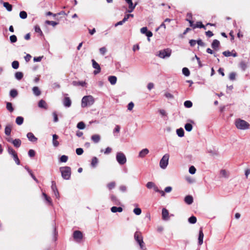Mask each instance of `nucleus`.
<instances>
[{
    "instance_id": "nucleus-32",
    "label": "nucleus",
    "mask_w": 250,
    "mask_h": 250,
    "mask_svg": "<svg viewBox=\"0 0 250 250\" xmlns=\"http://www.w3.org/2000/svg\"><path fill=\"white\" fill-rule=\"evenodd\" d=\"M98 163V159L97 157H94L91 160V165L92 167H95Z\"/></svg>"
},
{
    "instance_id": "nucleus-52",
    "label": "nucleus",
    "mask_w": 250,
    "mask_h": 250,
    "mask_svg": "<svg viewBox=\"0 0 250 250\" xmlns=\"http://www.w3.org/2000/svg\"><path fill=\"white\" fill-rule=\"evenodd\" d=\"M10 40L12 43L15 42L17 41V37L14 35H12L10 37Z\"/></svg>"
},
{
    "instance_id": "nucleus-44",
    "label": "nucleus",
    "mask_w": 250,
    "mask_h": 250,
    "mask_svg": "<svg viewBox=\"0 0 250 250\" xmlns=\"http://www.w3.org/2000/svg\"><path fill=\"white\" fill-rule=\"evenodd\" d=\"M12 66L14 69H18L19 67V62L17 61H14L12 63Z\"/></svg>"
},
{
    "instance_id": "nucleus-49",
    "label": "nucleus",
    "mask_w": 250,
    "mask_h": 250,
    "mask_svg": "<svg viewBox=\"0 0 250 250\" xmlns=\"http://www.w3.org/2000/svg\"><path fill=\"white\" fill-rule=\"evenodd\" d=\"M133 212L135 214H136L137 215H139L141 214L142 210L141 208H135L133 210Z\"/></svg>"
},
{
    "instance_id": "nucleus-36",
    "label": "nucleus",
    "mask_w": 250,
    "mask_h": 250,
    "mask_svg": "<svg viewBox=\"0 0 250 250\" xmlns=\"http://www.w3.org/2000/svg\"><path fill=\"white\" fill-rule=\"evenodd\" d=\"M6 108L10 112H12L14 111V108L12 106V104L11 103L7 102L6 103Z\"/></svg>"
},
{
    "instance_id": "nucleus-17",
    "label": "nucleus",
    "mask_w": 250,
    "mask_h": 250,
    "mask_svg": "<svg viewBox=\"0 0 250 250\" xmlns=\"http://www.w3.org/2000/svg\"><path fill=\"white\" fill-rule=\"evenodd\" d=\"M91 140L94 143H98L101 140V136L99 134H94L91 136Z\"/></svg>"
},
{
    "instance_id": "nucleus-55",
    "label": "nucleus",
    "mask_w": 250,
    "mask_h": 250,
    "mask_svg": "<svg viewBox=\"0 0 250 250\" xmlns=\"http://www.w3.org/2000/svg\"><path fill=\"white\" fill-rule=\"evenodd\" d=\"M240 66L243 70H245L247 68V64L244 62H241L240 63Z\"/></svg>"
},
{
    "instance_id": "nucleus-45",
    "label": "nucleus",
    "mask_w": 250,
    "mask_h": 250,
    "mask_svg": "<svg viewBox=\"0 0 250 250\" xmlns=\"http://www.w3.org/2000/svg\"><path fill=\"white\" fill-rule=\"evenodd\" d=\"M115 185H116L115 182H112L108 183L107 185V187L109 190H111L115 188Z\"/></svg>"
},
{
    "instance_id": "nucleus-12",
    "label": "nucleus",
    "mask_w": 250,
    "mask_h": 250,
    "mask_svg": "<svg viewBox=\"0 0 250 250\" xmlns=\"http://www.w3.org/2000/svg\"><path fill=\"white\" fill-rule=\"evenodd\" d=\"M162 218L164 220H168L169 219L168 215L169 212L168 211L166 208H163L162 209Z\"/></svg>"
},
{
    "instance_id": "nucleus-16",
    "label": "nucleus",
    "mask_w": 250,
    "mask_h": 250,
    "mask_svg": "<svg viewBox=\"0 0 250 250\" xmlns=\"http://www.w3.org/2000/svg\"><path fill=\"white\" fill-rule=\"evenodd\" d=\"M63 104L66 107H70L71 105V101L69 97H66L63 99Z\"/></svg>"
},
{
    "instance_id": "nucleus-58",
    "label": "nucleus",
    "mask_w": 250,
    "mask_h": 250,
    "mask_svg": "<svg viewBox=\"0 0 250 250\" xmlns=\"http://www.w3.org/2000/svg\"><path fill=\"white\" fill-rule=\"evenodd\" d=\"M28 155L30 157H33L35 155V151L33 149H30L28 151Z\"/></svg>"
},
{
    "instance_id": "nucleus-8",
    "label": "nucleus",
    "mask_w": 250,
    "mask_h": 250,
    "mask_svg": "<svg viewBox=\"0 0 250 250\" xmlns=\"http://www.w3.org/2000/svg\"><path fill=\"white\" fill-rule=\"evenodd\" d=\"M73 238L77 242H80L83 238V233L80 230H75L73 232Z\"/></svg>"
},
{
    "instance_id": "nucleus-35",
    "label": "nucleus",
    "mask_w": 250,
    "mask_h": 250,
    "mask_svg": "<svg viewBox=\"0 0 250 250\" xmlns=\"http://www.w3.org/2000/svg\"><path fill=\"white\" fill-rule=\"evenodd\" d=\"M129 5V9L128 10V12L131 13L132 12L133 10L134 9L136 4H135L134 5H133L132 1L128 3Z\"/></svg>"
},
{
    "instance_id": "nucleus-47",
    "label": "nucleus",
    "mask_w": 250,
    "mask_h": 250,
    "mask_svg": "<svg viewBox=\"0 0 250 250\" xmlns=\"http://www.w3.org/2000/svg\"><path fill=\"white\" fill-rule=\"evenodd\" d=\"M77 127L80 129H83L85 127V124L83 122H79L77 125Z\"/></svg>"
},
{
    "instance_id": "nucleus-30",
    "label": "nucleus",
    "mask_w": 250,
    "mask_h": 250,
    "mask_svg": "<svg viewBox=\"0 0 250 250\" xmlns=\"http://www.w3.org/2000/svg\"><path fill=\"white\" fill-rule=\"evenodd\" d=\"M23 118L21 116H18L16 119V123L18 125H21L23 122Z\"/></svg>"
},
{
    "instance_id": "nucleus-40",
    "label": "nucleus",
    "mask_w": 250,
    "mask_h": 250,
    "mask_svg": "<svg viewBox=\"0 0 250 250\" xmlns=\"http://www.w3.org/2000/svg\"><path fill=\"white\" fill-rule=\"evenodd\" d=\"M182 72L186 76H188L190 74V71L187 67H184L183 68Z\"/></svg>"
},
{
    "instance_id": "nucleus-33",
    "label": "nucleus",
    "mask_w": 250,
    "mask_h": 250,
    "mask_svg": "<svg viewBox=\"0 0 250 250\" xmlns=\"http://www.w3.org/2000/svg\"><path fill=\"white\" fill-rule=\"evenodd\" d=\"M176 133L178 136L180 137H183L184 136V131L182 128L177 129L176 130Z\"/></svg>"
},
{
    "instance_id": "nucleus-51",
    "label": "nucleus",
    "mask_w": 250,
    "mask_h": 250,
    "mask_svg": "<svg viewBox=\"0 0 250 250\" xmlns=\"http://www.w3.org/2000/svg\"><path fill=\"white\" fill-rule=\"evenodd\" d=\"M13 159H14V161H15L16 163L18 165H19L20 164V161L18 158L17 154H15V155L14 156H13Z\"/></svg>"
},
{
    "instance_id": "nucleus-29",
    "label": "nucleus",
    "mask_w": 250,
    "mask_h": 250,
    "mask_svg": "<svg viewBox=\"0 0 250 250\" xmlns=\"http://www.w3.org/2000/svg\"><path fill=\"white\" fill-rule=\"evenodd\" d=\"M3 5L8 11H11L12 10V6L8 2H3Z\"/></svg>"
},
{
    "instance_id": "nucleus-64",
    "label": "nucleus",
    "mask_w": 250,
    "mask_h": 250,
    "mask_svg": "<svg viewBox=\"0 0 250 250\" xmlns=\"http://www.w3.org/2000/svg\"><path fill=\"white\" fill-rule=\"evenodd\" d=\"M159 112L162 116H167V113L164 109H159Z\"/></svg>"
},
{
    "instance_id": "nucleus-15",
    "label": "nucleus",
    "mask_w": 250,
    "mask_h": 250,
    "mask_svg": "<svg viewBox=\"0 0 250 250\" xmlns=\"http://www.w3.org/2000/svg\"><path fill=\"white\" fill-rule=\"evenodd\" d=\"M204 233L202 229L201 228L199 230V237H198V243L199 245H201L203 242Z\"/></svg>"
},
{
    "instance_id": "nucleus-19",
    "label": "nucleus",
    "mask_w": 250,
    "mask_h": 250,
    "mask_svg": "<svg viewBox=\"0 0 250 250\" xmlns=\"http://www.w3.org/2000/svg\"><path fill=\"white\" fill-rule=\"evenodd\" d=\"M184 201L187 204L190 205L193 202V197L191 195H187L185 197Z\"/></svg>"
},
{
    "instance_id": "nucleus-63",
    "label": "nucleus",
    "mask_w": 250,
    "mask_h": 250,
    "mask_svg": "<svg viewBox=\"0 0 250 250\" xmlns=\"http://www.w3.org/2000/svg\"><path fill=\"white\" fill-rule=\"evenodd\" d=\"M165 96L168 99H173L174 98V96L173 95H172L170 93L167 92L165 94Z\"/></svg>"
},
{
    "instance_id": "nucleus-61",
    "label": "nucleus",
    "mask_w": 250,
    "mask_h": 250,
    "mask_svg": "<svg viewBox=\"0 0 250 250\" xmlns=\"http://www.w3.org/2000/svg\"><path fill=\"white\" fill-rule=\"evenodd\" d=\"M106 52V48L105 47H101L100 49V52L103 55H104L105 52Z\"/></svg>"
},
{
    "instance_id": "nucleus-10",
    "label": "nucleus",
    "mask_w": 250,
    "mask_h": 250,
    "mask_svg": "<svg viewBox=\"0 0 250 250\" xmlns=\"http://www.w3.org/2000/svg\"><path fill=\"white\" fill-rule=\"evenodd\" d=\"M51 188L54 192V195L56 198H59V192L57 188L56 183L54 181L52 182Z\"/></svg>"
},
{
    "instance_id": "nucleus-4",
    "label": "nucleus",
    "mask_w": 250,
    "mask_h": 250,
    "mask_svg": "<svg viewBox=\"0 0 250 250\" xmlns=\"http://www.w3.org/2000/svg\"><path fill=\"white\" fill-rule=\"evenodd\" d=\"M94 102V100L92 96H85L83 98L82 100V106L85 107L87 106L91 105L93 104Z\"/></svg>"
},
{
    "instance_id": "nucleus-23",
    "label": "nucleus",
    "mask_w": 250,
    "mask_h": 250,
    "mask_svg": "<svg viewBox=\"0 0 250 250\" xmlns=\"http://www.w3.org/2000/svg\"><path fill=\"white\" fill-rule=\"evenodd\" d=\"M59 138V136L56 134L53 135V144L54 146L57 147L59 145V142L57 140Z\"/></svg>"
},
{
    "instance_id": "nucleus-34",
    "label": "nucleus",
    "mask_w": 250,
    "mask_h": 250,
    "mask_svg": "<svg viewBox=\"0 0 250 250\" xmlns=\"http://www.w3.org/2000/svg\"><path fill=\"white\" fill-rule=\"evenodd\" d=\"M72 83L74 86L81 85L82 86H83L85 85L86 83L85 82L73 81Z\"/></svg>"
},
{
    "instance_id": "nucleus-46",
    "label": "nucleus",
    "mask_w": 250,
    "mask_h": 250,
    "mask_svg": "<svg viewBox=\"0 0 250 250\" xmlns=\"http://www.w3.org/2000/svg\"><path fill=\"white\" fill-rule=\"evenodd\" d=\"M8 152L12 156H14L15 154H17L16 151L11 147H8Z\"/></svg>"
},
{
    "instance_id": "nucleus-22",
    "label": "nucleus",
    "mask_w": 250,
    "mask_h": 250,
    "mask_svg": "<svg viewBox=\"0 0 250 250\" xmlns=\"http://www.w3.org/2000/svg\"><path fill=\"white\" fill-rule=\"evenodd\" d=\"M12 143L13 145L15 146L16 147H19L21 144V142L20 139H16L12 141Z\"/></svg>"
},
{
    "instance_id": "nucleus-25",
    "label": "nucleus",
    "mask_w": 250,
    "mask_h": 250,
    "mask_svg": "<svg viewBox=\"0 0 250 250\" xmlns=\"http://www.w3.org/2000/svg\"><path fill=\"white\" fill-rule=\"evenodd\" d=\"M33 93L37 96H40L41 94V92L37 86H34L32 88Z\"/></svg>"
},
{
    "instance_id": "nucleus-11",
    "label": "nucleus",
    "mask_w": 250,
    "mask_h": 250,
    "mask_svg": "<svg viewBox=\"0 0 250 250\" xmlns=\"http://www.w3.org/2000/svg\"><path fill=\"white\" fill-rule=\"evenodd\" d=\"M141 32L142 34H145L146 35L148 38L152 37L153 35V34L151 31L147 30L146 27H144L142 28L141 29Z\"/></svg>"
},
{
    "instance_id": "nucleus-57",
    "label": "nucleus",
    "mask_w": 250,
    "mask_h": 250,
    "mask_svg": "<svg viewBox=\"0 0 250 250\" xmlns=\"http://www.w3.org/2000/svg\"><path fill=\"white\" fill-rule=\"evenodd\" d=\"M76 152L77 155H80L83 153V148H78L76 150Z\"/></svg>"
},
{
    "instance_id": "nucleus-7",
    "label": "nucleus",
    "mask_w": 250,
    "mask_h": 250,
    "mask_svg": "<svg viewBox=\"0 0 250 250\" xmlns=\"http://www.w3.org/2000/svg\"><path fill=\"white\" fill-rule=\"evenodd\" d=\"M171 54V50L169 48H167L159 51L158 56L162 59L166 57H169Z\"/></svg>"
},
{
    "instance_id": "nucleus-43",
    "label": "nucleus",
    "mask_w": 250,
    "mask_h": 250,
    "mask_svg": "<svg viewBox=\"0 0 250 250\" xmlns=\"http://www.w3.org/2000/svg\"><path fill=\"white\" fill-rule=\"evenodd\" d=\"M20 17L21 19H25L27 18V14L25 11H22L20 12Z\"/></svg>"
},
{
    "instance_id": "nucleus-6",
    "label": "nucleus",
    "mask_w": 250,
    "mask_h": 250,
    "mask_svg": "<svg viewBox=\"0 0 250 250\" xmlns=\"http://www.w3.org/2000/svg\"><path fill=\"white\" fill-rule=\"evenodd\" d=\"M116 160L120 165H124L126 162V158L125 155L121 152H118L116 154Z\"/></svg>"
},
{
    "instance_id": "nucleus-56",
    "label": "nucleus",
    "mask_w": 250,
    "mask_h": 250,
    "mask_svg": "<svg viewBox=\"0 0 250 250\" xmlns=\"http://www.w3.org/2000/svg\"><path fill=\"white\" fill-rule=\"evenodd\" d=\"M68 160V157L66 155H62L60 158L61 162H66Z\"/></svg>"
},
{
    "instance_id": "nucleus-50",
    "label": "nucleus",
    "mask_w": 250,
    "mask_h": 250,
    "mask_svg": "<svg viewBox=\"0 0 250 250\" xmlns=\"http://www.w3.org/2000/svg\"><path fill=\"white\" fill-rule=\"evenodd\" d=\"M155 184L152 182H148L146 185V187L148 188H153V187H154L155 186Z\"/></svg>"
},
{
    "instance_id": "nucleus-2",
    "label": "nucleus",
    "mask_w": 250,
    "mask_h": 250,
    "mask_svg": "<svg viewBox=\"0 0 250 250\" xmlns=\"http://www.w3.org/2000/svg\"><path fill=\"white\" fill-rule=\"evenodd\" d=\"M134 239L143 250H146L145 244L143 241V237L141 232L136 231L134 234Z\"/></svg>"
},
{
    "instance_id": "nucleus-60",
    "label": "nucleus",
    "mask_w": 250,
    "mask_h": 250,
    "mask_svg": "<svg viewBox=\"0 0 250 250\" xmlns=\"http://www.w3.org/2000/svg\"><path fill=\"white\" fill-rule=\"evenodd\" d=\"M236 74L234 72L230 73L229 78L230 80H234L235 79Z\"/></svg>"
},
{
    "instance_id": "nucleus-38",
    "label": "nucleus",
    "mask_w": 250,
    "mask_h": 250,
    "mask_svg": "<svg viewBox=\"0 0 250 250\" xmlns=\"http://www.w3.org/2000/svg\"><path fill=\"white\" fill-rule=\"evenodd\" d=\"M10 96L12 98H15L18 95V91L16 89H12L10 92Z\"/></svg>"
},
{
    "instance_id": "nucleus-20",
    "label": "nucleus",
    "mask_w": 250,
    "mask_h": 250,
    "mask_svg": "<svg viewBox=\"0 0 250 250\" xmlns=\"http://www.w3.org/2000/svg\"><path fill=\"white\" fill-rule=\"evenodd\" d=\"M148 152L149 150L147 148H144L139 152V156L141 158H143L145 157V156L147 155Z\"/></svg>"
},
{
    "instance_id": "nucleus-41",
    "label": "nucleus",
    "mask_w": 250,
    "mask_h": 250,
    "mask_svg": "<svg viewBox=\"0 0 250 250\" xmlns=\"http://www.w3.org/2000/svg\"><path fill=\"white\" fill-rule=\"evenodd\" d=\"M185 128L187 131H190L192 129V125L189 123H187L185 125Z\"/></svg>"
},
{
    "instance_id": "nucleus-24",
    "label": "nucleus",
    "mask_w": 250,
    "mask_h": 250,
    "mask_svg": "<svg viewBox=\"0 0 250 250\" xmlns=\"http://www.w3.org/2000/svg\"><path fill=\"white\" fill-rule=\"evenodd\" d=\"M42 196L44 197V199L45 200L46 202L48 204V205H52V200H51V198L49 196H47V195L44 192L42 193Z\"/></svg>"
},
{
    "instance_id": "nucleus-53",
    "label": "nucleus",
    "mask_w": 250,
    "mask_h": 250,
    "mask_svg": "<svg viewBox=\"0 0 250 250\" xmlns=\"http://www.w3.org/2000/svg\"><path fill=\"white\" fill-rule=\"evenodd\" d=\"M196 170V169L194 166H191L189 168V172L191 174H194Z\"/></svg>"
},
{
    "instance_id": "nucleus-9",
    "label": "nucleus",
    "mask_w": 250,
    "mask_h": 250,
    "mask_svg": "<svg viewBox=\"0 0 250 250\" xmlns=\"http://www.w3.org/2000/svg\"><path fill=\"white\" fill-rule=\"evenodd\" d=\"M91 61L93 67L96 69V70L94 71L93 73L95 75L99 74L101 70L100 65L94 59L92 60Z\"/></svg>"
},
{
    "instance_id": "nucleus-39",
    "label": "nucleus",
    "mask_w": 250,
    "mask_h": 250,
    "mask_svg": "<svg viewBox=\"0 0 250 250\" xmlns=\"http://www.w3.org/2000/svg\"><path fill=\"white\" fill-rule=\"evenodd\" d=\"M35 31L36 32L39 33L40 36H42L43 35L40 27L38 25H36L35 26Z\"/></svg>"
},
{
    "instance_id": "nucleus-14",
    "label": "nucleus",
    "mask_w": 250,
    "mask_h": 250,
    "mask_svg": "<svg viewBox=\"0 0 250 250\" xmlns=\"http://www.w3.org/2000/svg\"><path fill=\"white\" fill-rule=\"evenodd\" d=\"M12 128V125L8 124L5 127L4 132L7 136H10L11 134V130Z\"/></svg>"
},
{
    "instance_id": "nucleus-5",
    "label": "nucleus",
    "mask_w": 250,
    "mask_h": 250,
    "mask_svg": "<svg viewBox=\"0 0 250 250\" xmlns=\"http://www.w3.org/2000/svg\"><path fill=\"white\" fill-rule=\"evenodd\" d=\"M169 155L168 154H165L160 161V167L165 169L167 167L168 163Z\"/></svg>"
},
{
    "instance_id": "nucleus-28",
    "label": "nucleus",
    "mask_w": 250,
    "mask_h": 250,
    "mask_svg": "<svg viewBox=\"0 0 250 250\" xmlns=\"http://www.w3.org/2000/svg\"><path fill=\"white\" fill-rule=\"evenodd\" d=\"M108 81L112 85L115 84L117 82V78L114 76H110L108 78Z\"/></svg>"
},
{
    "instance_id": "nucleus-42",
    "label": "nucleus",
    "mask_w": 250,
    "mask_h": 250,
    "mask_svg": "<svg viewBox=\"0 0 250 250\" xmlns=\"http://www.w3.org/2000/svg\"><path fill=\"white\" fill-rule=\"evenodd\" d=\"M197 221L195 216H192L188 218V222L191 224H195Z\"/></svg>"
},
{
    "instance_id": "nucleus-62",
    "label": "nucleus",
    "mask_w": 250,
    "mask_h": 250,
    "mask_svg": "<svg viewBox=\"0 0 250 250\" xmlns=\"http://www.w3.org/2000/svg\"><path fill=\"white\" fill-rule=\"evenodd\" d=\"M134 105V104L133 102L129 103L127 105L128 110H131L133 109Z\"/></svg>"
},
{
    "instance_id": "nucleus-48",
    "label": "nucleus",
    "mask_w": 250,
    "mask_h": 250,
    "mask_svg": "<svg viewBox=\"0 0 250 250\" xmlns=\"http://www.w3.org/2000/svg\"><path fill=\"white\" fill-rule=\"evenodd\" d=\"M184 105L187 108H190L192 106V103L190 101H186L184 102Z\"/></svg>"
},
{
    "instance_id": "nucleus-13",
    "label": "nucleus",
    "mask_w": 250,
    "mask_h": 250,
    "mask_svg": "<svg viewBox=\"0 0 250 250\" xmlns=\"http://www.w3.org/2000/svg\"><path fill=\"white\" fill-rule=\"evenodd\" d=\"M38 106L44 109L48 108V105L46 102L43 100H41L38 103Z\"/></svg>"
},
{
    "instance_id": "nucleus-27",
    "label": "nucleus",
    "mask_w": 250,
    "mask_h": 250,
    "mask_svg": "<svg viewBox=\"0 0 250 250\" xmlns=\"http://www.w3.org/2000/svg\"><path fill=\"white\" fill-rule=\"evenodd\" d=\"M111 210L112 212H121L123 211V208L122 207H112L111 208Z\"/></svg>"
},
{
    "instance_id": "nucleus-21",
    "label": "nucleus",
    "mask_w": 250,
    "mask_h": 250,
    "mask_svg": "<svg viewBox=\"0 0 250 250\" xmlns=\"http://www.w3.org/2000/svg\"><path fill=\"white\" fill-rule=\"evenodd\" d=\"M220 45V42L217 40H213V42L211 44V47L212 48H213L214 50H217L218 48L219 47Z\"/></svg>"
},
{
    "instance_id": "nucleus-54",
    "label": "nucleus",
    "mask_w": 250,
    "mask_h": 250,
    "mask_svg": "<svg viewBox=\"0 0 250 250\" xmlns=\"http://www.w3.org/2000/svg\"><path fill=\"white\" fill-rule=\"evenodd\" d=\"M46 23L48 24L51 25L53 26H55L58 24V22H57L55 21H46Z\"/></svg>"
},
{
    "instance_id": "nucleus-18",
    "label": "nucleus",
    "mask_w": 250,
    "mask_h": 250,
    "mask_svg": "<svg viewBox=\"0 0 250 250\" xmlns=\"http://www.w3.org/2000/svg\"><path fill=\"white\" fill-rule=\"evenodd\" d=\"M27 137L29 141L33 142H36L37 140V138L31 132H29L27 134Z\"/></svg>"
},
{
    "instance_id": "nucleus-1",
    "label": "nucleus",
    "mask_w": 250,
    "mask_h": 250,
    "mask_svg": "<svg viewBox=\"0 0 250 250\" xmlns=\"http://www.w3.org/2000/svg\"><path fill=\"white\" fill-rule=\"evenodd\" d=\"M235 125L238 129L241 130L248 129L250 126L248 122L241 119H236L235 122Z\"/></svg>"
},
{
    "instance_id": "nucleus-31",
    "label": "nucleus",
    "mask_w": 250,
    "mask_h": 250,
    "mask_svg": "<svg viewBox=\"0 0 250 250\" xmlns=\"http://www.w3.org/2000/svg\"><path fill=\"white\" fill-rule=\"evenodd\" d=\"M220 175L222 177L228 178L229 177V173L225 169H222L220 172Z\"/></svg>"
},
{
    "instance_id": "nucleus-3",
    "label": "nucleus",
    "mask_w": 250,
    "mask_h": 250,
    "mask_svg": "<svg viewBox=\"0 0 250 250\" xmlns=\"http://www.w3.org/2000/svg\"><path fill=\"white\" fill-rule=\"evenodd\" d=\"M62 177L65 180H69L71 174V168L69 167H63L60 168Z\"/></svg>"
},
{
    "instance_id": "nucleus-59",
    "label": "nucleus",
    "mask_w": 250,
    "mask_h": 250,
    "mask_svg": "<svg viewBox=\"0 0 250 250\" xmlns=\"http://www.w3.org/2000/svg\"><path fill=\"white\" fill-rule=\"evenodd\" d=\"M223 54L225 57H229L232 55V53L229 51H226L223 52Z\"/></svg>"
},
{
    "instance_id": "nucleus-37",
    "label": "nucleus",
    "mask_w": 250,
    "mask_h": 250,
    "mask_svg": "<svg viewBox=\"0 0 250 250\" xmlns=\"http://www.w3.org/2000/svg\"><path fill=\"white\" fill-rule=\"evenodd\" d=\"M23 73L21 72H17L15 73V77L18 80H21L23 78Z\"/></svg>"
},
{
    "instance_id": "nucleus-26",
    "label": "nucleus",
    "mask_w": 250,
    "mask_h": 250,
    "mask_svg": "<svg viewBox=\"0 0 250 250\" xmlns=\"http://www.w3.org/2000/svg\"><path fill=\"white\" fill-rule=\"evenodd\" d=\"M196 28H204L205 30L206 29V26L203 24L201 21H197L196 23L194 25V29Z\"/></svg>"
}]
</instances>
